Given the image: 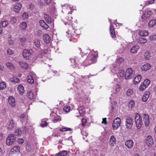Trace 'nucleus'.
<instances>
[{
	"label": "nucleus",
	"mask_w": 156,
	"mask_h": 156,
	"mask_svg": "<svg viewBox=\"0 0 156 156\" xmlns=\"http://www.w3.org/2000/svg\"><path fill=\"white\" fill-rule=\"evenodd\" d=\"M98 56V53H96V54L92 55L91 56V58L88 57L83 63V65L85 66H87L89 65L92 63H94L97 61V58Z\"/></svg>",
	"instance_id": "nucleus-1"
},
{
	"label": "nucleus",
	"mask_w": 156,
	"mask_h": 156,
	"mask_svg": "<svg viewBox=\"0 0 156 156\" xmlns=\"http://www.w3.org/2000/svg\"><path fill=\"white\" fill-rule=\"evenodd\" d=\"M69 60L72 63V67L74 68L77 67L79 65V63L83 61L82 58L79 56L75 57L73 58H70Z\"/></svg>",
	"instance_id": "nucleus-2"
},
{
	"label": "nucleus",
	"mask_w": 156,
	"mask_h": 156,
	"mask_svg": "<svg viewBox=\"0 0 156 156\" xmlns=\"http://www.w3.org/2000/svg\"><path fill=\"white\" fill-rule=\"evenodd\" d=\"M135 120L136 127L138 129L140 128L143 124V122L142 118L139 114H136Z\"/></svg>",
	"instance_id": "nucleus-3"
},
{
	"label": "nucleus",
	"mask_w": 156,
	"mask_h": 156,
	"mask_svg": "<svg viewBox=\"0 0 156 156\" xmlns=\"http://www.w3.org/2000/svg\"><path fill=\"white\" fill-rule=\"evenodd\" d=\"M135 72L132 69H127L125 74V78L126 79H131L134 75Z\"/></svg>",
	"instance_id": "nucleus-4"
},
{
	"label": "nucleus",
	"mask_w": 156,
	"mask_h": 156,
	"mask_svg": "<svg viewBox=\"0 0 156 156\" xmlns=\"http://www.w3.org/2000/svg\"><path fill=\"white\" fill-rule=\"evenodd\" d=\"M16 140L15 135L13 134H10L7 137L6 143L9 146L12 144Z\"/></svg>",
	"instance_id": "nucleus-5"
},
{
	"label": "nucleus",
	"mask_w": 156,
	"mask_h": 156,
	"mask_svg": "<svg viewBox=\"0 0 156 156\" xmlns=\"http://www.w3.org/2000/svg\"><path fill=\"white\" fill-rule=\"evenodd\" d=\"M121 123V119L119 117H117L115 119L113 122L112 127L114 130H116L120 126Z\"/></svg>",
	"instance_id": "nucleus-6"
},
{
	"label": "nucleus",
	"mask_w": 156,
	"mask_h": 156,
	"mask_svg": "<svg viewBox=\"0 0 156 156\" xmlns=\"http://www.w3.org/2000/svg\"><path fill=\"white\" fill-rule=\"evenodd\" d=\"M33 53V51L32 49L24 50L23 52V55L24 58L28 59Z\"/></svg>",
	"instance_id": "nucleus-7"
},
{
	"label": "nucleus",
	"mask_w": 156,
	"mask_h": 156,
	"mask_svg": "<svg viewBox=\"0 0 156 156\" xmlns=\"http://www.w3.org/2000/svg\"><path fill=\"white\" fill-rule=\"evenodd\" d=\"M133 121L132 119L130 117H127L126 119V128L130 129L132 127Z\"/></svg>",
	"instance_id": "nucleus-8"
},
{
	"label": "nucleus",
	"mask_w": 156,
	"mask_h": 156,
	"mask_svg": "<svg viewBox=\"0 0 156 156\" xmlns=\"http://www.w3.org/2000/svg\"><path fill=\"white\" fill-rule=\"evenodd\" d=\"M146 143L147 145L149 147H151L154 145V140L151 136H148L147 137Z\"/></svg>",
	"instance_id": "nucleus-9"
},
{
	"label": "nucleus",
	"mask_w": 156,
	"mask_h": 156,
	"mask_svg": "<svg viewBox=\"0 0 156 156\" xmlns=\"http://www.w3.org/2000/svg\"><path fill=\"white\" fill-rule=\"evenodd\" d=\"M50 116L53 119V121L54 123L57 122L61 120L60 117L57 115L55 112H51L50 114Z\"/></svg>",
	"instance_id": "nucleus-10"
},
{
	"label": "nucleus",
	"mask_w": 156,
	"mask_h": 156,
	"mask_svg": "<svg viewBox=\"0 0 156 156\" xmlns=\"http://www.w3.org/2000/svg\"><path fill=\"white\" fill-rule=\"evenodd\" d=\"M62 11L63 12H66L70 10L74 9H73V7L70 5H69L68 4H65L62 6Z\"/></svg>",
	"instance_id": "nucleus-11"
},
{
	"label": "nucleus",
	"mask_w": 156,
	"mask_h": 156,
	"mask_svg": "<svg viewBox=\"0 0 156 156\" xmlns=\"http://www.w3.org/2000/svg\"><path fill=\"white\" fill-rule=\"evenodd\" d=\"M143 121L146 126H148L150 124V118L148 115L146 114H144L143 115Z\"/></svg>",
	"instance_id": "nucleus-12"
},
{
	"label": "nucleus",
	"mask_w": 156,
	"mask_h": 156,
	"mask_svg": "<svg viewBox=\"0 0 156 156\" xmlns=\"http://www.w3.org/2000/svg\"><path fill=\"white\" fill-rule=\"evenodd\" d=\"M20 147L18 146H14L11 149L10 153L12 154H18L20 151Z\"/></svg>",
	"instance_id": "nucleus-13"
},
{
	"label": "nucleus",
	"mask_w": 156,
	"mask_h": 156,
	"mask_svg": "<svg viewBox=\"0 0 156 156\" xmlns=\"http://www.w3.org/2000/svg\"><path fill=\"white\" fill-rule=\"evenodd\" d=\"M116 139L114 136L113 135H112L109 139V144L111 146H114L116 144Z\"/></svg>",
	"instance_id": "nucleus-14"
},
{
	"label": "nucleus",
	"mask_w": 156,
	"mask_h": 156,
	"mask_svg": "<svg viewBox=\"0 0 156 156\" xmlns=\"http://www.w3.org/2000/svg\"><path fill=\"white\" fill-rule=\"evenodd\" d=\"M133 142L131 140H128L125 143V146L128 148H131L133 145Z\"/></svg>",
	"instance_id": "nucleus-15"
},
{
	"label": "nucleus",
	"mask_w": 156,
	"mask_h": 156,
	"mask_svg": "<svg viewBox=\"0 0 156 156\" xmlns=\"http://www.w3.org/2000/svg\"><path fill=\"white\" fill-rule=\"evenodd\" d=\"M43 39L44 42L47 44L49 43L51 41V38L47 34H45L43 36Z\"/></svg>",
	"instance_id": "nucleus-16"
},
{
	"label": "nucleus",
	"mask_w": 156,
	"mask_h": 156,
	"mask_svg": "<svg viewBox=\"0 0 156 156\" xmlns=\"http://www.w3.org/2000/svg\"><path fill=\"white\" fill-rule=\"evenodd\" d=\"M22 8L21 5L19 3L16 4L14 7V11L16 12H19Z\"/></svg>",
	"instance_id": "nucleus-17"
},
{
	"label": "nucleus",
	"mask_w": 156,
	"mask_h": 156,
	"mask_svg": "<svg viewBox=\"0 0 156 156\" xmlns=\"http://www.w3.org/2000/svg\"><path fill=\"white\" fill-rule=\"evenodd\" d=\"M15 124L13 120H11L7 126V128L8 129H12L14 127Z\"/></svg>",
	"instance_id": "nucleus-18"
},
{
	"label": "nucleus",
	"mask_w": 156,
	"mask_h": 156,
	"mask_svg": "<svg viewBox=\"0 0 156 156\" xmlns=\"http://www.w3.org/2000/svg\"><path fill=\"white\" fill-rule=\"evenodd\" d=\"M138 34L140 36L146 37L149 34L148 32L145 30H143L140 31L138 33Z\"/></svg>",
	"instance_id": "nucleus-19"
},
{
	"label": "nucleus",
	"mask_w": 156,
	"mask_h": 156,
	"mask_svg": "<svg viewBox=\"0 0 156 156\" xmlns=\"http://www.w3.org/2000/svg\"><path fill=\"white\" fill-rule=\"evenodd\" d=\"M140 47L138 45H134L130 49L131 52L132 53H136L140 49Z\"/></svg>",
	"instance_id": "nucleus-20"
},
{
	"label": "nucleus",
	"mask_w": 156,
	"mask_h": 156,
	"mask_svg": "<svg viewBox=\"0 0 156 156\" xmlns=\"http://www.w3.org/2000/svg\"><path fill=\"white\" fill-rule=\"evenodd\" d=\"M8 102L9 104L12 107H14L16 105L15 101L13 97H9L8 99Z\"/></svg>",
	"instance_id": "nucleus-21"
},
{
	"label": "nucleus",
	"mask_w": 156,
	"mask_h": 156,
	"mask_svg": "<svg viewBox=\"0 0 156 156\" xmlns=\"http://www.w3.org/2000/svg\"><path fill=\"white\" fill-rule=\"evenodd\" d=\"M141 76L140 75H138L135 77L133 80V83L135 84L140 83L141 79Z\"/></svg>",
	"instance_id": "nucleus-22"
},
{
	"label": "nucleus",
	"mask_w": 156,
	"mask_h": 156,
	"mask_svg": "<svg viewBox=\"0 0 156 156\" xmlns=\"http://www.w3.org/2000/svg\"><path fill=\"white\" fill-rule=\"evenodd\" d=\"M152 12L150 11H147L144 12L142 18H147L152 15Z\"/></svg>",
	"instance_id": "nucleus-23"
},
{
	"label": "nucleus",
	"mask_w": 156,
	"mask_h": 156,
	"mask_svg": "<svg viewBox=\"0 0 156 156\" xmlns=\"http://www.w3.org/2000/svg\"><path fill=\"white\" fill-rule=\"evenodd\" d=\"M150 95V92H145L142 97V101L144 102H145L147 101Z\"/></svg>",
	"instance_id": "nucleus-24"
},
{
	"label": "nucleus",
	"mask_w": 156,
	"mask_h": 156,
	"mask_svg": "<svg viewBox=\"0 0 156 156\" xmlns=\"http://www.w3.org/2000/svg\"><path fill=\"white\" fill-rule=\"evenodd\" d=\"M17 90L19 93L21 95L23 94L25 91L24 87L21 85H20L18 87Z\"/></svg>",
	"instance_id": "nucleus-25"
},
{
	"label": "nucleus",
	"mask_w": 156,
	"mask_h": 156,
	"mask_svg": "<svg viewBox=\"0 0 156 156\" xmlns=\"http://www.w3.org/2000/svg\"><path fill=\"white\" fill-rule=\"evenodd\" d=\"M156 24V19H153L150 20L148 24V26L150 27H153Z\"/></svg>",
	"instance_id": "nucleus-26"
},
{
	"label": "nucleus",
	"mask_w": 156,
	"mask_h": 156,
	"mask_svg": "<svg viewBox=\"0 0 156 156\" xmlns=\"http://www.w3.org/2000/svg\"><path fill=\"white\" fill-rule=\"evenodd\" d=\"M73 18L71 16H68L65 20H64V22L65 25L69 24L71 22V20Z\"/></svg>",
	"instance_id": "nucleus-27"
},
{
	"label": "nucleus",
	"mask_w": 156,
	"mask_h": 156,
	"mask_svg": "<svg viewBox=\"0 0 156 156\" xmlns=\"http://www.w3.org/2000/svg\"><path fill=\"white\" fill-rule=\"evenodd\" d=\"M137 42L139 43L145 44L147 42V40L143 37H140L137 39Z\"/></svg>",
	"instance_id": "nucleus-28"
},
{
	"label": "nucleus",
	"mask_w": 156,
	"mask_h": 156,
	"mask_svg": "<svg viewBox=\"0 0 156 156\" xmlns=\"http://www.w3.org/2000/svg\"><path fill=\"white\" fill-rule=\"evenodd\" d=\"M27 26V23L25 22H23L20 23L19 27L21 30H24L26 29Z\"/></svg>",
	"instance_id": "nucleus-29"
},
{
	"label": "nucleus",
	"mask_w": 156,
	"mask_h": 156,
	"mask_svg": "<svg viewBox=\"0 0 156 156\" xmlns=\"http://www.w3.org/2000/svg\"><path fill=\"white\" fill-rule=\"evenodd\" d=\"M44 19L47 23H51V20L48 14H44Z\"/></svg>",
	"instance_id": "nucleus-30"
},
{
	"label": "nucleus",
	"mask_w": 156,
	"mask_h": 156,
	"mask_svg": "<svg viewBox=\"0 0 156 156\" xmlns=\"http://www.w3.org/2000/svg\"><path fill=\"white\" fill-rule=\"evenodd\" d=\"M40 23L41 26L44 29H48L49 27L48 26L43 20L40 21Z\"/></svg>",
	"instance_id": "nucleus-31"
},
{
	"label": "nucleus",
	"mask_w": 156,
	"mask_h": 156,
	"mask_svg": "<svg viewBox=\"0 0 156 156\" xmlns=\"http://www.w3.org/2000/svg\"><path fill=\"white\" fill-rule=\"evenodd\" d=\"M124 61V59L121 57H118L116 60V65L118 66L120 63H122Z\"/></svg>",
	"instance_id": "nucleus-32"
},
{
	"label": "nucleus",
	"mask_w": 156,
	"mask_h": 156,
	"mask_svg": "<svg viewBox=\"0 0 156 156\" xmlns=\"http://www.w3.org/2000/svg\"><path fill=\"white\" fill-rule=\"evenodd\" d=\"M10 80L11 81L15 83H18L20 81L19 79L16 76L10 78Z\"/></svg>",
	"instance_id": "nucleus-33"
},
{
	"label": "nucleus",
	"mask_w": 156,
	"mask_h": 156,
	"mask_svg": "<svg viewBox=\"0 0 156 156\" xmlns=\"http://www.w3.org/2000/svg\"><path fill=\"white\" fill-rule=\"evenodd\" d=\"M27 95L28 98L32 100L33 99L34 97V94L33 92L31 91L30 90L27 93Z\"/></svg>",
	"instance_id": "nucleus-34"
},
{
	"label": "nucleus",
	"mask_w": 156,
	"mask_h": 156,
	"mask_svg": "<svg viewBox=\"0 0 156 156\" xmlns=\"http://www.w3.org/2000/svg\"><path fill=\"white\" fill-rule=\"evenodd\" d=\"M27 80L28 82L31 84L34 83V80L32 77L31 75H29L27 77Z\"/></svg>",
	"instance_id": "nucleus-35"
},
{
	"label": "nucleus",
	"mask_w": 156,
	"mask_h": 156,
	"mask_svg": "<svg viewBox=\"0 0 156 156\" xmlns=\"http://www.w3.org/2000/svg\"><path fill=\"white\" fill-rule=\"evenodd\" d=\"M67 154V151H62L57 154V156H65Z\"/></svg>",
	"instance_id": "nucleus-36"
},
{
	"label": "nucleus",
	"mask_w": 156,
	"mask_h": 156,
	"mask_svg": "<svg viewBox=\"0 0 156 156\" xmlns=\"http://www.w3.org/2000/svg\"><path fill=\"white\" fill-rule=\"evenodd\" d=\"M151 56V54L149 52H146L144 53V58L146 59H149L150 58Z\"/></svg>",
	"instance_id": "nucleus-37"
},
{
	"label": "nucleus",
	"mask_w": 156,
	"mask_h": 156,
	"mask_svg": "<svg viewBox=\"0 0 156 156\" xmlns=\"http://www.w3.org/2000/svg\"><path fill=\"white\" fill-rule=\"evenodd\" d=\"M19 64L21 67L22 68H28V64L24 62H20Z\"/></svg>",
	"instance_id": "nucleus-38"
},
{
	"label": "nucleus",
	"mask_w": 156,
	"mask_h": 156,
	"mask_svg": "<svg viewBox=\"0 0 156 156\" xmlns=\"http://www.w3.org/2000/svg\"><path fill=\"white\" fill-rule=\"evenodd\" d=\"M1 24L3 27H7L9 24V22L7 20L2 21L0 22Z\"/></svg>",
	"instance_id": "nucleus-39"
},
{
	"label": "nucleus",
	"mask_w": 156,
	"mask_h": 156,
	"mask_svg": "<svg viewBox=\"0 0 156 156\" xmlns=\"http://www.w3.org/2000/svg\"><path fill=\"white\" fill-rule=\"evenodd\" d=\"M135 105L134 101L132 100H130L128 104V106L130 108H133Z\"/></svg>",
	"instance_id": "nucleus-40"
},
{
	"label": "nucleus",
	"mask_w": 156,
	"mask_h": 156,
	"mask_svg": "<svg viewBox=\"0 0 156 156\" xmlns=\"http://www.w3.org/2000/svg\"><path fill=\"white\" fill-rule=\"evenodd\" d=\"M150 82H151L150 80L147 79L145 80L142 83V84H143L147 87L150 84Z\"/></svg>",
	"instance_id": "nucleus-41"
},
{
	"label": "nucleus",
	"mask_w": 156,
	"mask_h": 156,
	"mask_svg": "<svg viewBox=\"0 0 156 156\" xmlns=\"http://www.w3.org/2000/svg\"><path fill=\"white\" fill-rule=\"evenodd\" d=\"M133 93V91L132 89H129L126 91V95L128 96H130Z\"/></svg>",
	"instance_id": "nucleus-42"
},
{
	"label": "nucleus",
	"mask_w": 156,
	"mask_h": 156,
	"mask_svg": "<svg viewBox=\"0 0 156 156\" xmlns=\"http://www.w3.org/2000/svg\"><path fill=\"white\" fill-rule=\"evenodd\" d=\"M14 132L16 135L17 136L20 135L22 133L21 130L19 128L16 129Z\"/></svg>",
	"instance_id": "nucleus-43"
},
{
	"label": "nucleus",
	"mask_w": 156,
	"mask_h": 156,
	"mask_svg": "<svg viewBox=\"0 0 156 156\" xmlns=\"http://www.w3.org/2000/svg\"><path fill=\"white\" fill-rule=\"evenodd\" d=\"M151 66L150 63H145L142 66L141 68H151Z\"/></svg>",
	"instance_id": "nucleus-44"
},
{
	"label": "nucleus",
	"mask_w": 156,
	"mask_h": 156,
	"mask_svg": "<svg viewBox=\"0 0 156 156\" xmlns=\"http://www.w3.org/2000/svg\"><path fill=\"white\" fill-rule=\"evenodd\" d=\"M17 21V18L15 17H12L10 19V22L12 24H14Z\"/></svg>",
	"instance_id": "nucleus-45"
},
{
	"label": "nucleus",
	"mask_w": 156,
	"mask_h": 156,
	"mask_svg": "<svg viewBox=\"0 0 156 156\" xmlns=\"http://www.w3.org/2000/svg\"><path fill=\"white\" fill-rule=\"evenodd\" d=\"M48 125V123L44 120H41V126L42 127H46Z\"/></svg>",
	"instance_id": "nucleus-46"
},
{
	"label": "nucleus",
	"mask_w": 156,
	"mask_h": 156,
	"mask_svg": "<svg viewBox=\"0 0 156 156\" xmlns=\"http://www.w3.org/2000/svg\"><path fill=\"white\" fill-rule=\"evenodd\" d=\"M6 87V84L5 82H3L0 83V89H4Z\"/></svg>",
	"instance_id": "nucleus-47"
},
{
	"label": "nucleus",
	"mask_w": 156,
	"mask_h": 156,
	"mask_svg": "<svg viewBox=\"0 0 156 156\" xmlns=\"http://www.w3.org/2000/svg\"><path fill=\"white\" fill-rule=\"evenodd\" d=\"M71 129L66 127H62L60 128V130L62 132L66 131H70Z\"/></svg>",
	"instance_id": "nucleus-48"
},
{
	"label": "nucleus",
	"mask_w": 156,
	"mask_h": 156,
	"mask_svg": "<svg viewBox=\"0 0 156 156\" xmlns=\"http://www.w3.org/2000/svg\"><path fill=\"white\" fill-rule=\"evenodd\" d=\"M34 44L36 47H39L40 46V42L38 40H35Z\"/></svg>",
	"instance_id": "nucleus-49"
},
{
	"label": "nucleus",
	"mask_w": 156,
	"mask_h": 156,
	"mask_svg": "<svg viewBox=\"0 0 156 156\" xmlns=\"http://www.w3.org/2000/svg\"><path fill=\"white\" fill-rule=\"evenodd\" d=\"M147 87L145 85L142 84L141 83L139 87V89L141 91H143L145 90Z\"/></svg>",
	"instance_id": "nucleus-50"
},
{
	"label": "nucleus",
	"mask_w": 156,
	"mask_h": 156,
	"mask_svg": "<svg viewBox=\"0 0 156 156\" xmlns=\"http://www.w3.org/2000/svg\"><path fill=\"white\" fill-rule=\"evenodd\" d=\"M149 39L151 41H155L156 40V35H151L149 37Z\"/></svg>",
	"instance_id": "nucleus-51"
},
{
	"label": "nucleus",
	"mask_w": 156,
	"mask_h": 156,
	"mask_svg": "<svg viewBox=\"0 0 156 156\" xmlns=\"http://www.w3.org/2000/svg\"><path fill=\"white\" fill-rule=\"evenodd\" d=\"M120 86L119 85L117 84L115 85V92L116 93L118 92L120 90Z\"/></svg>",
	"instance_id": "nucleus-52"
},
{
	"label": "nucleus",
	"mask_w": 156,
	"mask_h": 156,
	"mask_svg": "<svg viewBox=\"0 0 156 156\" xmlns=\"http://www.w3.org/2000/svg\"><path fill=\"white\" fill-rule=\"evenodd\" d=\"M7 54L9 55H12L13 54V51L10 49H8L7 50Z\"/></svg>",
	"instance_id": "nucleus-53"
},
{
	"label": "nucleus",
	"mask_w": 156,
	"mask_h": 156,
	"mask_svg": "<svg viewBox=\"0 0 156 156\" xmlns=\"http://www.w3.org/2000/svg\"><path fill=\"white\" fill-rule=\"evenodd\" d=\"M110 30L111 33H114V28L113 26V25L111 24L110 23Z\"/></svg>",
	"instance_id": "nucleus-54"
},
{
	"label": "nucleus",
	"mask_w": 156,
	"mask_h": 156,
	"mask_svg": "<svg viewBox=\"0 0 156 156\" xmlns=\"http://www.w3.org/2000/svg\"><path fill=\"white\" fill-rule=\"evenodd\" d=\"M155 1V0H149L147 1L146 2V4L147 5L152 4H153Z\"/></svg>",
	"instance_id": "nucleus-55"
},
{
	"label": "nucleus",
	"mask_w": 156,
	"mask_h": 156,
	"mask_svg": "<svg viewBox=\"0 0 156 156\" xmlns=\"http://www.w3.org/2000/svg\"><path fill=\"white\" fill-rule=\"evenodd\" d=\"M70 109V107L69 106H67L63 108V110L64 111L67 112L69 111Z\"/></svg>",
	"instance_id": "nucleus-56"
},
{
	"label": "nucleus",
	"mask_w": 156,
	"mask_h": 156,
	"mask_svg": "<svg viewBox=\"0 0 156 156\" xmlns=\"http://www.w3.org/2000/svg\"><path fill=\"white\" fill-rule=\"evenodd\" d=\"M28 14L26 12H24L22 15L23 18V19H26L28 18Z\"/></svg>",
	"instance_id": "nucleus-57"
},
{
	"label": "nucleus",
	"mask_w": 156,
	"mask_h": 156,
	"mask_svg": "<svg viewBox=\"0 0 156 156\" xmlns=\"http://www.w3.org/2000/svg\"><path fill=\"white\" fill-rule=\"evenodd\" d=\"M27 39L26 37H22L21 38H20V41L21 43H23L26 41Z\"/></svg>",
	"instance_id": "nucleus-58"
},
{
	"label": "nucleus",
	"mask_w": 156,
	"mask_h": 156,
	"mask_svg": "<svg viewBox=\"0 0 156 156\" xmlns=\"http://www.w3.org/2000/svg\"><path fill=\"white\" fill-rule=\"evenodd\" d=\"M6 66L8 67H9L10 68H13V66L12 63L10 62H7L6 64Z\"/></svg>",
	"instance_id": "nucleus-59"
},
{
	"label": "nucleus",
	"mask_w": 156,
	"mask_h": 156,
	"mask_svg": "<svg viewBox=\"0 0 156 156\" xmlns=\"http://www.w3.org/2000/svg\"><path fill=\"white\" fill-rule=\"evenodd\" d=\"M82 125L85 126L87 122V120L85 119H82Z\"/></svg>",
	"instance_id": "nucleus-60"
},
{
	"label": "nucleus",
	"mask_w": 156,
	"mask_h": 156,
	"mask_svg": "<svg viewBox=\"0 0 156 156\" xmlns=\"http://www.w3.org/2000/svg\"><path fill=\"white\" fill-rule=\"evenodd\" d=\"M119 74L120 75V76H123L124 74V71L122 69L120 70L119 72Z\"/></svg>",
	"instance_id": "nucleus-61"
},
{
	"label": "nucleus",
	"mask_w": 156,
	"mask_h": 156,
	"mask_svg": "<svg viewBox=\"0 0 156 156\" xmlns=\"http://www.w3.org/2000/svg\"><path fill=\"white\" fill-rule=\"evenodd\" d=\"M17 142L19 144H22L23 143L24 140L22 138H20L18 139Z\"/></svg>",
	"instance_id": "nucleus-62"
},
{
	"label": "nucleus",
	"mask_w": 156,
	"mask_h": 156,
	"mask_svg": "<svg viewBox=\"0 0 156 156\" xmlns=\"http://www.w3.org/2000/svg\"><path fill=\"white\" fill-rule=\"evenodd\" d=\"M114 23L116 27H117L118 26H122V23H119L117 22H116V20H115L114 21Z\"/></svg>",
	"instance_id": "nucleus-63"
},
{
	"label": "nucleus",
	"mask_w": 156,
	"mask_h": 156,
	"mask_svg": "<svg viewBox=\"0 0 156 156\" xmlns=\"http://www.w3.org/2000/svg\"><path fill=\"white\" fill-rule=\"evenodd\" d=\"M8 43L10 45H12L14 44V42L13 40H11L9 41Z\"/></svg>",
	"instance_id": "nucleus-64"
}]
</instances>
